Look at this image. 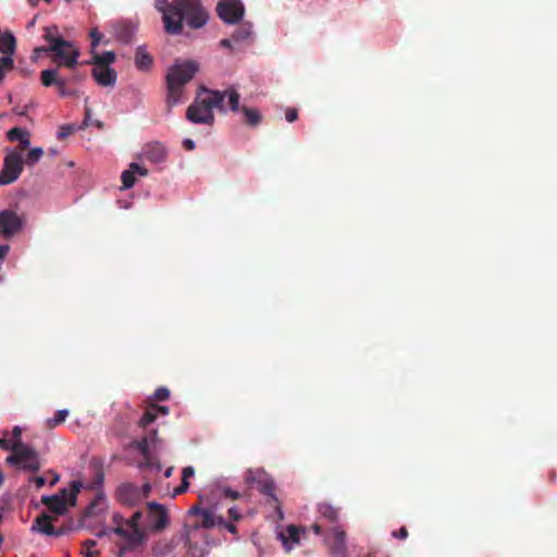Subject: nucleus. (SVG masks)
<instances>
[{"mask_svg": "<svg viewBox=\"0 0 557 557\" xmlns=\"http://www.w3.org/2000/svg\"><path fill=\"white\" fill-rule=\"evenodd\" d=\"M240 494L225 485H212L199 494V504L188 511L187 525L193 529H225L232 534H237V528L233 522L226 521L218 513L222 499H238Z\"/></svg>", "mask_w": 557, "mask_h": 557, "instance_id": "obj_1", "label": "nucleus"}, {"mask_svg": "<svg viewBox=\"0 0 557 557\" xmlns=\"http://www.w3.org/2000/svg\"><path fill=\"white\" fill-rule=\"evenodd\" d=\"M156 9L163 14L164 29L171 35L183 32L184 21L190 28L197 29L205 26L209 18L200 0H157Z\"/></svg>", "mask_w": 557, "mask_h": 557, "instance_id": "obj_2", "label": "nucleus"}, {"mask_svg": "<svg viewBox=\"0 0 557 557\" xmlns=\"http://www.w3.org/2000/svg\"><path fill=\"white\" fill-rule=\"evenodd\" d=\"M202 90L207 96L196 98L195 102L187 108L186 117L191 123L212 125L214 123L213 109L223 111L224 94L207 88H202Z\"/></svg>", "mask_w": 557, "mask_h": 557, "instance_id": "obj_3", "label": "nucleus"}, {"mask_svg": "<svg viewBox=\"0 0 557 557\" xmlns=\"http://www.w3.org/2000/svg\"><path fill=\"white\" fill-rule=\"evenodd\" d=\"M198 69V64L194 61H186L170 67L165 76L168 89L166 102L170 107L181 102L185 85L194 78Z\"/></svg>", "mask_w": 557, "mask_h": 557, "instance_id": "obj_4", "label": "nucleus"}, {"mask_svg": "<svg viewBox=\"0 0 557 557\" xmlns=\"http://www.w3.org/2000/svg\"><path fill=\"white\" fill-rule=\"evenodd\" d=\"M83 484L81 481H72L70 487L60 490L55 495L42 496L41 503L57 516L64 515L69 506L76 504L77 494Z\"/></svg>", "mask_w": 557, "mask_h": 557, "instance_id": "obj_5", "label": "nucleus"}, {"mask_svg": "<svg viewBox=\"0 0 557 557\" xmlns=\"http://www.w3.org/2000/svg\"><path fill=\"white\" fill-rule=\"evenodd\" d=\"M7 462L29 472H37L41 467L38 453L23 443L13 445L12 454L7 457Z\"/></svg>", "mask_w": 557, "mask_h": 557, "instance_id": "obj_6", "label": "nucleus"}, {"mask_svg": "<svg viewBox=\"0 0 557 557\" xmlns=\"http://www.w3.org/2000/svg\"><path fill=\"white\" fill-rule=\"evenodd\" d=\"M113 522L115 523L113 532L125 540V543L120 546V556H123L126 552L135 549L146 541L147 536L143 530L127 527L125 524V520L120 515H114Z\"/></svg>", "mask_w": 557, "mask_h": 557, "instance_id": "obj_7", "label": "nucleus"}, {"mask_svg": "<svg viewBox=\"0 0 557 557\" xmlns=\"http://www.w3.org/2000/svg\"><path fill=\"white\" fill-rule=\"evenodd\" d=\"M53 53V62L59 70L60 66L73 69L77 64L79 50L70 41H58L55 45H49L48 49Z\"/></svg>", "mask_w": 557, "mask_h": 557, "instance_id": "obj_8", "label": "nucleus"}, {"mask_svg": "<svg viewBox=\"0 0 557 557\" xmlns=\"http://www.w3.org/2000/svg\"><path fill=\"white\" fill-rule=\"evenodd\" d=\"M24 160L21 152L10 151L3 160V169L0 172V185L14 183L23 172Z\"/></svg>", "mask_w": 557, "mask_h": 557, "instance_id": "obj_9", "label": "nucleus"}, {"mask_svg": "<svg viewBox=\"0 0 557 557\" xmlns=\"http://www.w3.org/2000/svg\"><path fill=\"white\" fill-rule=\"evenodd\" d=\"M169 522V513L163 505L154 502L147 504L146 523L143 524L144 529L159 532L164 530Z\"/></svg>", "mask_w": 557, "mask_h": 557, "instance_id": "obj_10", "label": "nucleus"}, {"mask_svg": "<svg viewBox=\"0 0 557 557\" xmlns=\"http://www.w3.org/2000/svg\"><path fill=\"white\" fill-rule=\"evenodd\" d=\"M219 17L227 24L238 23L245 13V8L239 0H220L216 5Z\"/></svg>", "mask_w": 557, "mask_h": 557, "instance_id": "obj_11", "label": "nucleus"}, {"mask_svg": "<svg viewBox=\"0 0 557 557\" xmlns=\"http://www.w3.org/2000/svg\"><path fill=\"white\" fill-rule=\"evenodd\" d=\"M324 544L333 557H346V532L339 527H334L329 531L324 537Z\"/></svg>", "mask_w": 557, "mask_h": 557, "instance_id": "obj_12", "label": "nucleus"}, {"mask_svg": "<svg viewBox=\"0 0 557 557\" xmlns=\"http://www.w3.org/2000/svg\"><path fill=\"white\" fill-rule=\"evenodd\" d=\"M40 83L44 87L57 86L61 97L75 96L76 91L66 87L67 81L60 77L58 69H46L40 72Z\"/></svg>", "mask_w": 557, "mask_h": 557, "instance_id": "obj_13", "label": "nucleus"}, {"mask_svg": "<svg viewBox=\"0 0 557 557\" xmlns=\"http://www.w3.org/2000/svg\"><path fill=\"white\" fill-rule=\"evenodd\" d=\"M116 497L122 505L135 506L143 500V492L136 484L125 482L119 485Z\"/></svg>", "mask_w": 557, "mask_h": 557, "instance_id": "obj_14", "label": "nucleus"}, {"mask_svg": "<svg viewBox=\"0 0 557 557\" xmlns=\"http://www.w3.org/2000/svg\"><path fill=\"white\" fill-rule=\"evenodd\" d=\"M21 219L14 211L4 210L0 212V231L3 235H13L21 228Z\"/></svg>", "mask_w": 557, "mask_h": 557, "instance_id": "obj_15", "label": "nucleus"}, {"mask_svg": "<svg viewBox=\"0 0 557 557\" xmlns=\"http://www.w3.org/2000/svg\"><path fill=\"white\" fill-rule=\"evenodd\" d=\"M143 156L146 160L159 164L166 160L168 150L163 144L159 141L147 144L143 149Z\"/></svg>", "mask_w": 557, "mask_h": 557, "instance_id": "obj_16", "label": "nucleus"}, {"mask_svg": "<svg viewBox=\"0 0 557 557\" xmlns=\"http://www.w3.org/2000/svg\"><path fill=\"white\" fill-rule=\"evenodd\" d=\"M91 74L100 86L109 87L115 85L116 72L110 66H94Z\"/></svg>", "mask_w": 557, "mask_h": 557, "instance_id": "obj_17", "label": "nucleus"}, {"mask_svg": "<svg viewBox=\"0 0 557 557\" xmlns=\"http://www.w3.org/2000/svg\"><path fill=\"white\" fill-rule=\"evenodd\" d=\"M138 174L140 176H147L148 170L138 163H131L129 169L122 172V187L124 189L132 188L136 183L135 175Z\"/></svg>", "mask_w": 557, "mask_h": 557, "instance_id": "obj_18", "label": "nucleus"}, {"mask_svg": "<svg viewBox=\"0 0 557 557\" xmlns=\"http://www.w3.org/2000/svg\"><path fill=\"white\" fill-rule=\"evenodd\" d=\"M54 519V517L44 512L34 520L32 530L45 535L54 536V533H57L55 528L52 525Z\"/></svg>", "mask_w": 557, "mask_h": 557, "instance_id": "obj_19", "label": "nucleus"}, {"mask_svg": "<svg viewBox=\"0 0 557 557\" xmlns=\"http://www.w3.org/2000/svg\"><path fill=\"white\" fill-rule=\"evenodd\" d=\"M54 519V517L44 512L34 520L32 530L45 535L54 536V533H57L55 528L52 525Z\"/></svg>", "mask_w": 557, "mask_h": 557, "instance_id": "obj_20", "label": "nucleus"}, {"mask_svg": "<svg viewBox=\"0 0 557 557\" xmlns=\"http://www.w3.org/2000/svg\"><path fill=\"white\" fill-rule=\"evenodd\" d=\"M300 532H305L304 529H300L294 524H289L286 528L285 532H281L278 537L282 541V544L287 553H289L293 548L294 544L299 543V534Z\"/></svg>", "mask_w": 557, "mask_h": 557, "instance_id": "obj_21", "label": "nucleus"}, {"mask_svg": "<svg viewBox=\"0 0 557 557\" xmlns=\"http://www.w3.org/2000/svg\"><path fill=\"white\" fill-rule=\"evenodd\" d=\"M90 467L94 472V480L88 485V488L96 490V488L102 486V484H103V480H104L103 465H102L101 460H99L97 458H92L90 461Z\"/></svg>", "mask_w": 557, "mask_h": 557, "instance_id": "obj_22", "label": "nucleus"}, {"mask_svg": "<svg viewBox=\"0 0 557 557\" xmlns=\"http://www.w3.org/2000/svg\"><path fill=\"white\" fill-rule=\"evenodd\" d=\"M153 64V58L144 47H138L135 53V65L139 71H148Z\"/></svg>", "mask_w": 557, "mask_h": 557, "instance_id": "obj_23", "label": "nucleus"}, {"mask_svg": "<svg viewBox=\"0 0 557 557\" xmlns=\"http://www.w3.org/2000/svg\"><path fill=\"white\" fill-rule=\"evenodd\" d=\"M16 51V39L14 35L7 30L0 35V53L14 54Z\"/></svg>", "mask_w": 557, "mask_h": 557, "instance_id": "obj_24", "label": "nucleus"}, {"mask_svg": "<svg viewBox=\"0 0 557 557\" xmlns=\"http://www.w3.org/2000/svg\"><path fill=\"white\" fill-rule=\"evenodd\" d=\"M240 111L244 114V123L246 125L255 127L261 123L262 114L257 109L244 106Z\"/></svg>", "mask_w": 557, "mask_h": 557, "instance_id": "obj_25", "label": "nucleus"}, {"mask_svg": "<svg viewBox=\"0 0 557 557\" xmlns=\"http://www.w3.org/2000/svg\"><path fill=\"white\" fill-rule=\"evenodd\" d=\"M174 550V545L172 541L169 540H160L152 546V554L154 557H166L171 555Z\"/></svg>", "mask_w": 557, "mask_h": 557, "instance_id": "obj_26", "label": "nucleus"}, {"mask_svg": "<svg viewBox=\"0 0 557 557\" xmlns=\"http://www.w3.org/2000/svg\"><path fill=\"white\" fill-rule=\"evenodd\" d=\"M232 35L234 42L246 41L252 35V26L249 23H243L237 26Z\"/></svg>", "mask_w": 557, "mask_h": 557, "instance_id": "obj_27", "label": "nucleus"}, {"mask_svg": "<svg viewBox=\"0 0 557 557\" xmlns=\"http://www.w3.org/2000/svg\"><path fill=\"white\" fill-rule=\"evenodd\" d=\"M318 511L322 518L331 523H335L338 519V509L327 503H322L318 507Z\"/></svg>", "mask_w": 557, "mask_h": 557, "instance_id": "obj_28", "label": "nucleus"}, {"mask_svg": "<svg viewBox=\"0 0 557 557\" xmlns=\"http://www.w3.org/2000/svg\"><path fill=\"white\" fill-rule=\"evenodd\" d=\"M146 523V513L141 510L135 511L129 519L125 520V524L129 528L143 530L146 534L147 529L143 528V524Z\"/></svg>", "mask_w": 557, "mask_h": 557, "instance_id": "obj_29", "label": "nucleus"}, {"mask_svg": "<svg viewBox=\"0 0 557 557\" xmlns=\"http://www.w3.org/2000/svg\"><path fill=\"white\" fill-rule=\"evenodd\" d=\"M221 92L224 94V98L225 97L228 98V107H230L231 111H233V112L240 111V109H242V108H239L240 95L234 87L227 88L225 91H221Z\"/></svg>", "mask_w": 557, "mask_h": 557, "instance_id": "obj_30", "label": "nucleus"}, {"mask_svg": "<svg viewBox=\"0 0 557 557\" xmlns=\"http://www.w3.org/2000/svg\"><path fill=\"white\" fill-rule=\"evenodd\" d=\"M115 61V53L113 51H106L101 54H96L92 59L94 66H109Z\"/></svg>", "mask_w": 557, "mask_h": 557, "instance_id": "obj_31", "label": "nucleus"}, {"mask_svg": "<svg viewBox=\"0 0 557 557\" xmlns=\"http://www.w3.org/2000/svg\"><path fill=\"white\" fill-rule=\"evenodd\" d=\"M42 37L50 45H55L58 41H65V39L59 35V28L55 25L46 27Z\"/></svg>", "mask_w": 557, "mask_h": 557, "instance_id": "obj_32", "label": "nucleus"}, {"mask_svg": "<svg viewBox=\"0 0 557 557\" xmlns=\"http://www.w3.org/2000/svg\"><path fill=\"white\" fill-rule=\"evenodd\" d=\"M13 54H3L0 58V77L4 79L8 72L14 69Z\"/></svg>", "mask_w": 557, "mask_h": 557, "instance_id": "obj_33", "label": "nucleus"}, {"mask_svg": "<svg viewBox=\"0 0 557 557\" xmlns=\"http://www.w3.org/2000/svg\"><path fill=\"white\" fill-rule=\"evenodd\" d=\"M190 531L188 533V539H187V555L188 557H205V552H203V548L198 546L197 544H193L191 541H190V536H191V533L194 531H196L197 529H193L190 527Z\"/></svg>", "mask_w": 557, "mask_h": 557, "instance_id": "obj_34", "label": "nucleus"}, {"mask_svg": "<svg viewBox=\"0 0 557 557\" xmlns=\"http://www.w3.org/2000/svg\"><path fill=\"white\" fill-rule=\"evenodd\" d=\"M67 416H69V411L67 410H65V409L58 410L54 413L53 418H50V419H48L46 421L47 428L48 429L57 428L59 424H61V423H63L65 421Z\"/></svg>", "mask_w": 557, "mask_h": 557, "instance_id": "obj_35", "label": "nucleus"}, {"mask_svg": "<svg viewBox=\"0 0 557 557\" xmlns=\"http://www.w3.org/2000/svg\"><path fill=\"white\" fill-rule=\"evenodd\" d=\"M44 154V150L39 147L32 148L25 159V163L29 166L37 163Z\"/></svg>", "mask_w": 557, "mask_h": 557, "instance_id": "obj_36", "label": "nucleus"}, {"mask_svg": "<svg viewBox=\"0 0 557 557\" xmlns=\"http://www.w3.org/2000/svg\"><path fill=\"white\" fill-rule=\"evenodd\" d=\"M156 418H157L156 409H153L151 406L148 409H146V411L139 419V425L141 428H146L147 425L151 424L156 420Z\"/></svg>", "mask_w": 557, "mask_h": 557, "instance_id": "obj_37", "label": "nucleus"}, {"mask_svg": "<svg viewBox=\"0 0 557 557\" xmlns=\"http://www.w3.org/2000/svg\"><path fill=\"white\" fill-rule=\"evenodd\" d=\"M134 30L132 27L123 25L117 29L116 36L120 41L129 42L132 40Z\"/></svg>", "mask_w": 557, "mask_h": 557, "instance_id": "obj_38", "label": "nucleus"}, {"mask_svg": "<svg viewBox=\"0 0 557 557\" xmlns=\"http://www.w3.org/2000/svg\"><path fill=\"white\" fill-rule=\"evenodd\" d=\"M82 546H83V554L85 555V557H98L99 556V552L98 550H92L91 548L94 546H96V542L94 540H86L82 543Z\"/></svg>", "mask_w": 557, "mask_h": 557, "instance_id": "obj_39", "label": "nucleus"}, {"mask_svg": "<svg viewBox=\"0 0 557 557\" xmlns=\"http://www.w3.org/2000/svg\"><path fill=\"white\" fill-rule=\"evenodd\" d=\"M26 131L21 127H13L8 132V139L10 141H16L23 138L26 135Z\"/></svg>", "mask_w": 557, "mask_h": 557, "instance_id": "obj_40", "label": "nucleus"}, {"mask_svg": "<svg viewBox=\"0 0 557 557\" xmlns=\"http://www.w3.org/2000/svg\"><path fill=\"white\" fill-rule=\"evenodd\" d=\"M170 397V391L166 387H159L154 392V399L158 401H165Z\"/></svg>", "mask_w": 557, "mask_h": 557, "instance_id": "obj_41", "label": "nucleus"}, {"mask_svg": "<svg viewBox=\"0 0 557 557\" xmlns=\"http://www.w3.org/2000/svg\"><path fill=\"white\" fill-rule=\"evenodd\" d=\"M74 128L71 125H62L58 132V139H65L67 138L72 133Z\"/></svg>", "mask_w": 557, "mask_h": 557, "instance_id": "obj_42", "label": "nucleus"}, {"mask_svg": "<svg viewBox=\"0 0 557 557\" xmlns=\"http://www.w3.org/2000/svg\"><path fill=\"white\" fill-rule=\"evenodd\" d=\"M261 492L277 502L276 497L274 496V484L272 482H265L261 487Z\"/></svg>", "mask_w": 557, "mask_h": 557, "instance_id": "obj_43", "label": "nucleus"}, {"mask_svg": "<svg viewBox=\"0 0 557 557\" xmlns=\"http://www.w3.org/2000/svg\"><path fill=\"white\" fill-rule=\"evenodd\" d=\"M102 500H103V497H102V496H98V497H97V498H96V499H95V500H94V502H92V503H91V504L86 508V510H85V515H86L87 517H90V516L95 515V509H96V507H97V506H98V504H99L100 502H102Z\"/></svg>", "mask_w": 557, "mask_h": 557, "instance_id": "obj_44", "label": "nucleus"}, {"mask_svg": "<svg viewBox=\"0 0 557 557\" xmlns=\"http://www.w3.org/2000/svg\"><path fill=\"white\" fill-rule=\"evenodd\" d=\"M90 38H91V47L92 49L96 48L102 38V34L99 33L97 29H92L90 32Z\"/></svg>", "mask_w": 557, "mask_h": 557, "instance_id": "obj_45", "label": "nucleus"}, {"mask_svg": "<svg viewBox=\"0 0 557 557\" xmlns=\"http://www.w3.org/2000/svg\"><path fill=\"white\" fill-rule=\"evenodd\" d=\"M227 513L233 521H239L243 518L242 512L236 507H230Z\"/></svg>", "mask_w": 557, "mask_h": 557, "instance_id": "obj_46", "label": "nucleus"}, {"mask_svg": "<svg viewBox=\"0 0 557 557\" xmlns=\"http://www.w3.org/2000/svg\"><path fill=\"white\" fill-rule=\"evenodd\" d=\"M392 536L398 540H406L408 537V530L406 527H401L399 530L393 531Z\"/></svg>", "mask_w": 557, "mask_h": 557, "instance_id": "obj_47", "label": "nucleus"}, {"mask_svg": "<svg viewBox=\"0 0 557 557\" xmlns=\"http://www.w3.org/2000/svg\"><path fill=\"white\" fill-rule=\"evenodd\" d=\"M21 435H22V430L20 426H14L13 430H12V441H13V445H16L18 443H22L21 441Z\"/></svg>", "mask_w": 557, "mask_h": 557, "instance_id": "obj_48", "label": "nucleus"}, {"mask_svg": "<svg viewBox=\"0 0 557 557\" xmlns=\"http://www.w3.org/2000/svg\"><path fill=\"white\" fill-rule=\"evenodd\" d=\"M285 117H286V121L289 122V123H293L297 120L298 117V112L296 109H287L286 110V113H285Z\"/></svg>", "mask_w": 557, "mask_h": 557, "instance_id": "obj_49", "label": "nucleus"}, {"mask_svg": "<svg viewBox=\"0 0 557 557\" xmlns=\"http://www.w3.org/2000/svg\"><path fill=\"white\" fill-rule=\"evenodd\" d=\"M189 487V482L182 479V483L174 490V495H181L185 493Z\"/></svg>", "mask_w": 557, "mask_h": 557, "instance_id": "obj_50", "label": "nucleus"}, {"mask_svg": "<svg viewBox=\"0 0 557 557\" xmlns=\"http://www.w3.org/2000/svg\"><path fill=\"white\" fill-rule=\"evenodd\" d=\"M35 104L34 102H29L28 104L24 106L23 108H14L13 111L17 114V115H21V116H25L28 112V109L29 108H33Z\"/></svg>", "mask_w": 557, "mask_h": 557, "instance_id": "obj_51", "label": "nucleus"}, {"mask_svg": "<svg viewBox=\"0 0 557 557\" xmlns=\"http://www.w3.org/2000/svg\"><path fill=\"white\" fill-rule=\"evenodd\" d=\"M28 133H26V135L21 138L18 141H20V151L22 153V151L26 150L29 145H30V140H29V137H28Z\"/></svg>", "mask_w": 557, "mask_h": 557, "instance_id": "obj_52", "label": "nucleus"}, {"mask_svg": "<svg viewBox=\"0 0 557 557\" xmlns=\"http://www.w3.org/2000/svg\"><path fill=\"white\" fill-rule=\"evenodd\" d=\"M0 447L4 450H11L13 447V441L8 438H0Z\"/></svg>", "mask_w": 557, "mask_h": 557, "instance_id": "obj_53", "label": "nucleus"}, {"mask_svg": "<svg viewBox=\"0 0 557 557\" xmlns=\"http://www.w3.org/2000/svg\"><path fill=\"white\" fill-rule=\"evenodd\" d=\"M194 474H195V470L193 467H185L182 472V475H183L182 479L188 481V479L194 476Z\"/></svg>", "mask_w": 557, "mask_h": 557, "instance_id": "obj_54", "label": "nucleus"}, {"mask_svg": "<svg viewBox=\"0 0 557 557\" xmlns=\"http://www.w3.org/2000/svg\"><path fill=\"white\" fill-rule=\"evenodd\" d=\"M143 492V499L147 498L151 492V484L146 482L141 487H139Z\"/></svg>", "mask_w": 557, "mask_h": 557, "instance_id": "obj_55", "label": "nucleus"}, {"mask_svg": "<svg viewBox=\"0 0 557 557\" xmlns=\"http://www.w3.org/2000/svg\"><path fill=\"white\" fill-rule=\"evenodd\" d=\"M32 482L35 483L37 488H41L46 484V479L44 476H35L32 479Z\"/></svg>", "mask_w": 557, "mask_h": 557, "instance_id": "obj_56", "label": "nucleus"}, {"mask_svg": "<svg viewBox=\"0 0 557 557\" xmlns=\"http://www.w3.org/2000/svg\"><path fill=\"white\" fill-rule=\"evenodd\" d=\"M152 408L156 409L157 414L161 413V414L165 416L169 413V408L166 406L153 405Z\"/></svg>", "mask_w": 557, "mask_h": 557, "instance_id": "obj_57", "label": "nucleus"}, {"mask_svg": "<svg viewBox=\"0 0 557 557\" xmlns=\"http://www.w3.org/2000/svg\"><path fill=\"white\" fill-rule=\"evenodd\" d=\"M183 147H184L186 150L191 151V150H194V149H195V143H194V140H191V139H185V140L183 141Z\"/></svg>", "mask_w": 557, "mask_h": 557, "instance_id": "obj_58", "label": "nucleus"}, {"mask_svg": "<svg viewBox=\"0 0 557 557\" xmlns=\"http://www.w3.org/2000/svg\"><path fill=\"white\" fill-rule=\"evenodd\" d=\"M234 42L233 40V35L231 36V38H224L220 41V45L224 48H232V44Z\"/></svg>", "mask_w": 557, "mask_h": 557, "instance_id": "obj_59", "label": "nucleus"}, {"mask_svg": "<svg viewBox=\"0 0 557 557\" xmlns=\"http://www.w3.org/2000/svg\"><path fill=\"white\" fill-rule=\"evenodd\" d=\"M138 447L143 454H146L148 449V441L147 438H143L141 442L138 444Z\"/></svg>", "mask_w": 557, "mask_h": 557, "instance_id": "obj_60", "label": "nucleus"}, {"mask_svg": "<svg viewBox=\"0 0 557 557\" xmlns=\"http://www.w3.org/2000/svg\"><path fill=\"white\" fill-rule=\"evenodd\" d=\"M8 251H9V246L0 245V261H2L4 259V257L7 256Z\"/></svg>", "mask_w": 557, "mask_h": 557, "instance_id": "obj_61", "label": "nucleus"}, {"mask_svg": "<svg viewBox=\"0 0 557 557\" xmlns=\"http://www.w3.org/2000/svg\"><path fill=\"white\" fill-rule=\"evenodd\" d=\"M47 49H48V47H37L34 49V53L36 54V57H38L42 52H50Z\"/></svg>", "mask_w": 557, "mask_h": 557, "instance_id": "obj_62", "label": "nucleus"}, {"mask_svg": "<svg viewBox=\"0 0 557 557\" xmlns=\"http://www.w3.org/2000/svg\"><path fill=\"white\" fill-rule=\"evenodd\" d=\"M311 529L313 530V532H314L315 534H321V532H322V527H321V524H319V523H313V524L311 525Z\"/></svg>", "mask_w": 557, "mask_h": 557, "instance_id": "obj_63", "label": "nucleus"}, {"mask_svg": "<svg viewBox=\"0 0 557 557\" xmlns=\"http://www.w3.org/2000/svg\"><path fill=\"white\" fill-rule=\"evenodd\" d=\"M66 531H67V529H66V528L55 529V532H57V533H54V536H61V535L65 534V533H66Z\"/></svg>", "mask_w": 557, "mask_h": 557, "instance_id": "obj_64", "label": "nucleus"}]
</instances>
